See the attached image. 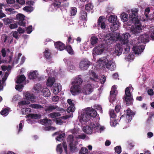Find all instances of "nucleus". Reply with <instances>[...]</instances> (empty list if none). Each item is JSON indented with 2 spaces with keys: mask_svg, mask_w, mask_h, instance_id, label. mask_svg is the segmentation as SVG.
Masks as SVG:
<instances>
[{
  "mask_svg": "<svg viewBox=\"0 0 154 154\" xmlns=\"http://www.w3.org/2000/svg\"><path fill=\"white\" fill-rule=\"evenodd\" d=\"M115 152L118 154H120L121 152V148L120 146H117L115 148Z\"/></svg>",
  "mask_w": 154,
  "mask_h": 154,
  "instance_id": "62",
  "label": "nucleus"
},
{
  "mask_svg": "<svg viewBox=\"0 0 154 154\" xmlns=\"http://www.w3.org/2000/svg\"><path fill=\"white\" fill-rule=\"evenodd\" d=\"M132 89V88L129 87L126 88L125 93V95L124 97V100H125L127 104L129 105L131 104L132 101V99L131 94L130 91Z\"/></svg>",
  "mask_w": 154,
  "mask_h": 154,
  "instance_id": "8",
  "label": "nucleus"
},
{
  "mask_svg": "<svg viewBox=\"0 0 154 154\" xmlns=\"http://www.w3.org/2000/svg\"><path fill=\"white\" fill-rule=\"evenodd\" d=\"M89 73V76L88 77L89 78L90 81L98 82L99 81H100V82L101 84H103L106 81V78L105 76H103L102 78L103 79L100 80L98 76L92 70L90 71Z\"/></svg>",
  "mask_w": 154,
  "mask_h": 154,
  "instance_id": "5",
  "label": "nucleus"
},
{
  "mask_svg": "<svg viewBox=\"0 0 154 154\" xmlns=\"http://www.w3.org/2000/svg\"><path fill=\"white\" fill-rule=\"evenodd\" d=\"M23 10L27 12H31L33 10V8L31 6L28 5L24 7Z\"/></svg>",
  "mask_w": 154,
  "mask_h": 154,
  "instance_id": "44",
  "label": "nucleus"
},
{
  "mask_svg": "<svg viewBox=\"0 0 154 154\" xmlns=\"http://www.w3.org/2000/svg\"><path fill=\"white\" fill-rule=\"evenodd\" d=\"M150 37L153 39H154V26H152L150 27L149 29Z\"/></svg>",
  "mask_w": 154,
  "mask_h": 154,
  "instance_id": "55",
  "label": "nucleus"
},
{
  "mask_svg": "<svg viewBox=\"0 0 154 154\" xmlns=\"http://www.w3.org/2000/svg\"><path fill=\"white\" fill-rule=\"evenodd\" d=\"M106 67L111 70H114L116 67L115 63L112 60L109 59Z\"/></svg>",
  "mask_w": 154,
  "mask_h": 154,
  "instance_id": "22",
  "label": "nucleus"
},
{
  "mask_svg": "<svg viewBox=\"0 0 154 154\" xmlns=\"http://www.w3.org/2000/svg\"><path fill=\"white\" fill-rule=\"evenodd\" d=\"M130 36V35L128 33H123L120 36L119 33L116 32H113L112 33H109L106 35L105 37V40H110L114 41L119 40L122 42L123 44L125 45V53L127 54L129 51L130 46L129 43H128V39Z\"/></svg>",
  "mask_w": 154,
  "mask_h": 154,
  "instance_id": "2",
  "label": "nucleus"
},
{
  "mask_svg": "<svg viewBox=\"0 0 154 154\" xmlns=\"http://www.w3.org/2000/svg\"><path fill=\"white\" fill-rule=\"evenodd\" d=\"M56 151L58 154H61L63 151L62 145L61 144L57 145L56 148Z\"/></svg>",
  "mask_w": 154,
  "mask_h": 154,
  "instance_id": "53",
  "label": "nucleus"
},
{
  "mask_svg": "<svg viewBox=\"0 0 154 154\" xmlns=\"http://www.w3.org/2000/svg\"><path fill=\"white\" fill-rule=\"evenodd\" d=\"M24 96L25 98L29 102L31 101L32 103L35 102V97L33 94H30L28 92H26L24 93Z\"/></svg>",
  "mask_w": 154,
  "mask_h": 154,
  "instance_id": "17",
  "label": "nucleus"
},
{
  "mask_svg": "<svg viewBox=\"0 0 154 154\" xmlns=\"http://www.w3.org/2000/svg\"><path fill=\"white\" fill-rule=\"evenodd\" d=\"M2 39L4 42H7L9 43H11L13 41L11 37L5 35L2 36Z\"/></svg>",
  "mask_w": 154,
  "mask_h": 154,
  "instance_id": "31",
  "label": "nucleus"
},
{
  "mask_svg": "<svg viewBox=\"0 0 154 154\" xmlns=\"http://www.w3.org/2000/svg\"><path fill=\"white\" fill-rule=\"evenodd\" d=\"M84 109H85L87 111V114L89 115V118L90 116H91L93 117H95L97 115V112L96 111L91 108H85Z\"/></svg>",
  "mask_w": 154,
  "mask_h": 154,
  "instance_id": "21",
  "label": "nucleus"
},
{
  "mask_svg": "<svg viewBox=\"0 0 154 154\" xmlns=\"http://www.w3.org/2000/svg\"><path fill=\"white\" fill-rule=\"evenodd\" d=\"M8 75L9 73L8 72H5V76L2 78V81L1 80H0V91H1L3 89V86L2 84L4 83V81L7 79Z\"/></svg>",
  "mask_w": 154,
  "mask_h": 154,
  "instance_id": "35",
  "label": "nucleus"
},
{
  "mask_svg": "<svg viewBox=\"0 0 154 154\" xmlns=\"http://www.w3.org/2000/svg\"><path fill=\"white\" fill-rule=\"evenodd\" d=\"M82 82V80L79 76L74 79L72 82V84L73 85H80L81 86Z\"/></svg>",
  "mask_w": 154,
  "mask_h": 154,
  "instance_id": "25",
  "label": "nucleus"
},
{
  "mask_svg": "<svg viewBox=\"0 0 154 154\" xmlns=\"http://www.w3.org/2000/svg\"><path fill=\"white\" fill-rule=\"evenodd\" d=\"M149 35L144 34L140 36L138 38L139 42H149Z\"/></svg>",
  "mask_w": 154,
  "mask_h": 154,
  "instance_id": "23",
  "label": "nucleus"
},
{
  "mask_svg": "<svg viewBox=\"0 0 154 154\" xmlns=\"http://www.w3.org/2000/svg\"><path fill=\"white\" fill-rule=\"evenodd\" d=\"M114 54L117 55H120L122 52V48L120 44H117L116 45L114 50Z\"/></svg>",
  "mask_w": 154,
  "mask_h": 154,
  "instance_id": "24",
  "label": "nucleus"
},
{
  "mask_svg": "<svg viewBox=\"0 0 154 154\" xmlns=\"http://www.w3.org/2000/svg\"><path fill=\"white\" fill-rule=\"evenodd\" d=\"M55 46L56 48L60 51L63 50L65 48V45L60 42H56L55 44Z\"/></svg>",
  "mask_w": 154,
  "mask_h": 154,
  "instance_id": "28",
  "label": "nucleus"
},
{
  "mask_svg": "<svg viewBox=\"0 0 154 154\" xmlns=\"http://www.w3.org/2000/svg\"><path fill=\"white\" fill-rule=\"evenodd\" d=\"M30 103L29 101L27 100H21L18 103V106L20 107H22L23 106L26 105Z\"/></svg>",
  "mask_w": 154,
  "mask_h": 154,
  "instance_id": "43",
  "label": "nucleus"
},
{
  "mask_svg": "<svg viewBox=\"0 0 154 154\" xmlns=\"http://www.w3.org/2000/svg\"><path fill=\"white\" fill-rule=\"evenodd\" d=\"M77 12L76 8L75 7L71 8V16L75 15Z\"/></svg>",
  "mask_w": 154,
  "mask_h": 154,
  "instance_id": "59",
  "label": "nucleus"
},
{
  "mask_svg": "<svg viewBox=\"0 0 154 154\" xmlns=\"http://www.w3.org/2000/svg\"><path fill=\"white\" fill-rule=\"evenodd\" d=\"M9 112V110L8 109L5 108L4 109L0 112L1 115L3 116H6L8 114Z\"/></svg>",
  "mask_w": 154,
  "mask_h": 154,
  "instance_id": "54",
  "label": "nucleus"
},
{
  "mask_svg": "<svg viewBox=\"0 0 154 154\" xmlns=\"http://www.w3.org/2000/svg\"><path fill=\"white\" fill-rule=\"evenodd\" d=\"M117 17L116 16L111 15H110L108 19L109 21L111 23H114L115 22H118L117 20Z\"/></svg>",
  "mask_w": 154,
  "mask_h": 154,
  "instance_id": "36",
  "label": "nucleus"
},
{
  "mask_svg": "<svg viewBox=\"0 0 154 154\" xmlns=\"http://www.w3.org/2000/svg\"><path fill=\"white\" fill-rule=\"evenodd\" d=\"M121 18L122 21L124 22H126L128 20V16L126 13H123L121 14Z\"/></svg>",
  "mask_w": 154,
  "mask_h": 154,
  "instance_id": "42",
  "label": "nucleus"
},
{
  "mask_svg": "<svg viewBox=\"0 0 154 154\" xmlns=\"http://www.w3.org/2000/svg\"><path fill=\"white\" fill-rule=\"evenodd\" d=\"M55 81L54 77L49 76L47 81L46 84L48 86L51 87Z\"/></svg>",
  "mask_w": 154,
  "mask_h": 154,
  "instance_id": "26",
  "label": "nucleus"
},
{
  "mask_svg": "<svg viewBox=\"0 0 154 154\" xmlns=\"http://www.w3.org/2000/svg\"><path fill=\"white\" fill-rule=\"evenodd\" d=\"M137 9L134 8L132 9L129 14L128 22L131 24L128 23V25L129 26L132 25L130 30L132 33L137 35L140 33L142 29V26L138 19Z\"/></svg>",
  "mask_w": 154,
  "mask_h": 154,
  "instance_id": "1",
  "label": "nucleus"
},
{
  "mask_svg": "<svg viewBox=\"0 0 154 154\" xmlns=\"http://www.w3.org/2000/svg\"><path fill=\"white\" fill-rule=\"evenodd\" d=\"M26 78L24 75H22L19 77L16 81L17 83H21Z\"/></svg>",
  "mask_w": 154,
  "mask_h": 154,
  "instance_id": "46",
  "label": "nucleus"
},
{
  "mask_svg": "<svg viewBox=\"0 0 154 154\" xmlns=\"http://www.w3.org/2000/svg\"><path fill=\"white\" fill-rule=\"evenodd\" d=\"M44 55L47 59H50L51 58V53L50 52L49 49L48 48L45 49L44 52Z\"/></svg>",
  "mask_w": 154,
  "mask_h": 154,
  "instance_id": "38",
  "label": "nucleus"
},
{
  "mask_svg": "<svg viewBox=\"0 0 154 154\" xmlns=\"http://www.w3.org/2000/svg\"><path fill=\"white\" fill-rule=\"evenodd\" d=\"M30 107L35 109H42L43 108V106L38 104H32L29 105Z\"/></svg>",
  "mask_w": 154,
  "mask_h": 154,
  "instance_id": "39",
  "label": "nucleus"
},
{
  "mask_svg": "<svg viewBox=\"0 0 154 154\" xmlns=\"http://www.w3.org/2000/svg\"><path fill=\"white\" fill-rule=\"evenodd\" d=\"M60 5V2L59 1H56L54 2L51 5V8H55V9H56V8H59Z\"/></svg>",
  "mask_w": 154,
  "mask_h": 154,
  "instance_id": "47",
  "label": "nucleus"
},
{
  "mask_svg": "<svg viewBox=\"0 0 154 154\" xmlns=\"http://www.w3.org/2000/svg\"><path fill=\"white\" fill-rule=\"evenodd\" d=\"M88 150L85 147H82L80 151L79 154H88Z\"/></svg>",
  "mask_w": 154,
  "mask_h": 154,
  "instance_id": "52",
  "label": "nucleus"
},
{
  "mask_svg": "<svg viewBox=\"0 0 154 154\" xmlns=\"http://www.w3.org/2000/svg\"><path fill=\"white\" fill-rule=\"evenodd\" d=\"M57 134H58V135L56 138V140L60 142L62 141L64 139L65 134H60L59 132H57L53 134V136H54Z\"/></svg>",
  "mask_w": 154,
  "mask_h": 154,
  "instance_id": "29",
  "label": "nucleus"
},
{
  "mask_svg": "<svg viewBox=\"0 0 154 154\" xmlns=\"http://www.w3.org/2000/svg\"><path fill=\"white\" fill-rule=\"evenodd\" d=\"M140 44V42H138L133 47V51L135 54H141L144 49V46Z\"/></svg>",
  "mask_w": 154,
  "mask_h": 154,
  "instance_id": "11",
  "label": "nucleus"
},
{
  "mask_svg": "<svg viewBox=\"0 0 154 154\" xmlns=\"http://www.w3.org/2000/svg\"><path fill=\"white\" fill-rule=\"evenodd\" d=\"M120 25L119 22H115L110 24V29L112 31H115L117 30Z\"/></svg>",
  "mask_w": 154,
  "mask_h": 154,
  "instance_id": "30",
  "label": "nucleus"
},
{
  "mask_svg": "<svg viewBox=\"0 0 154 154\" xmlns=\"http://www.w3.org/2000/svg\"><path fill=\"white\" fill-rule=\"evenodd\" d=\"M22 55V54L21 53H19L15 55V58L13 61L14 64H17L18 63V60L20 57Z\"/></svg>",
  "mask_w": 154,
  "mask_h": 154,
  "instance_id": "49",
  "label": "nucleus"
},
{
  "mask_svg": "<svg viewBox=\"0 0 154 154\" xmlns=\"http://www.w3.org/2000/svg\"><path fill=\"white\" fill-rule=\"evenodd\" d=\"M24 125V121L23 120L21 121L19 125V129H18V132L21 131V129L23 128V126Z\"/></svg>",
  "mask_w": 154,
  "mask_h": 154,
  "instance_id": "63",
  "label": "nucleus"
},
{
  "mask_svg": "<svg viewBox=\"0 0 154 154\" xmlns=\"http://www.w3.org/2000/svg\"><path fill=\"white\" fill-rule=\"evenodd\" d=\"M41 123L45 125H49L52 124L51 121L50 119H45L41 120Z\"/></svg>",
  "mask_w": 154,
  "mask_h": 154,
  "instance_id": "32",
  "label": "nucleus"
},
{
  "mask_svg": "<svg viewBox=\"0 0 154 154\" xmlns=\"http://www.w3.org/2000/svg\"><path fill=\"white\" fill-rule=\"evenodd\" d=\"M98 41V38L94 36H92L90 39L91 44L92 45L96 44L97 43Z\"/></svg>",
  "mask_w": 154,
  "mask_h": 154,
  "instance_id": "41",
  "label": "nucleus"
},
{
  "mask_svg": "<svg viewBox=\"0 0 154 154\" xmlns=\"http://www.w3.org/2000/svg\"><path fill=\"white\" fill-rule=\"evenodd\" d=\"M127 113L126 116V118L128 119V122L131 121V116L134 115V113L132 112L131 110L128 108L127 110Z\"/></svg>",
  "mask_w": 154,
  "mask_h": 154,
  "instance_id": "34",
  "label": "nucleus"
},
{
  "mask_svg": "<svg viewBox=\"0 0 154 154\" xmlns=\"http://www.w3.org/2000/svg\"><path fill=\"white\" fill-rule=\"evenodd\" d=\"M90 65V62L86 59L82 60L79 64L80 68L82 70H86Z\"/></svg>",
  "mask_w": 154,
  "mask_h": 154,
  "instance_id": "13",
  "label": "nucleus"
},
{
  "mask_svg": "<svg viewBox=\"0 0 154 154\" xmlns=\"http://www.w3.org/2000/svg\"><path fill=\"white\" fill-rule=\"evenodd\" d=\"M83 92L82 93L85 94H89L93 91L92 86L90 84L85 85L82 89Z\"/></svg>",
  "mask_w": 154,
  "mask_h": 154,
  "instance_id": "19",
  "label": "nucleus"
},
{
  "mask_svg": "<svg viewBox=\"0 0 154 154\" xmlns=\"http://www.w3.org/2000/svg\"><path fill=\"white\" fill-rule=\"evenodd\" d=\"M62 88V86L60 84L55 83L53 87L52 92L54 94H57L61 91Z\"/></svg>",
  "mask_w": 154,
  "mask_h": 154,
  "instance_id": "20",
  "label": "nucleus"
},
{
  "mask_svg": "<svg viewBox=\"0 0 154 154\" xmlns=\"http://www.w3.org/2000/svg\"><path fill=\"white\" fill-rule=\"evenodd\" d=\"M42 92L43 95L45 97H49L51 94L49 89L47 88L44 89L42 90Z\"/></svg>",
  "mask_w": 154,
  "mask_h": 154,
  "instance_id": "40",
  "label": "nucleus"
},
{
  "mask_svg": "<svg viewBox=\"0 0 154 154\" xmlns=\"http://www.w3.org/2000/svg\"><path fill=\"white\" fill-rule=\"evenodd\" d=\"M4 23L5 25H8L11 23L12 22V20L8 18H4L3 19Z\"/></svg>",
  "mask_w": 154,
  "mask_h": 154,
  "instance_id": "57",
  "label": "nucleus"
},
{
  "mask_svg": "<svg viewBox=\"0 0 154 154\" xmlns=\"http://www.w3.org/2000/svg\"><path fill=\"white\" fill-rule=\"evenodd\" d=\"M87 13L86 12L82 11L81 12L80 18L83 20L86 21L87 20Z\"/></svg>",
  "mask_w": 154,
  "mask_h": 154,
  "instance_id": "48",
  "label": "nucleus"
},
{
  "mask_svg": "<svg viewBox=\"0 0 154 154\" xmlns=\"http://www.w3.org/2000/svg\"><path fill=\"white\" fill-rule=\"evenodd\" d=\"M150 9L149 8H147L145 9L144 15L140 17V20L142 21H147L152 22L154 21V17L152 15H150L148 16V14L150 12Z\"/></svg>",
  "mask_w": 154,
  "mask_h": 154,
  "instance_id": "9",
  "label": "nucleus"
},
{
  "mask_svg": "<svg viewBox=\"0 0 154 154\" xmlns=\"http://www.w3.org/2000/svg\"><path fill=\"white\" fill-rule=\"evenodd\" d=\"M67 102L69 105L67 109V112H74L75 109L74 106L75 101L71 99H69L67 100Z\"/></svg>",
  "mask_w": 154,
  "mask_h": 154,
  "instance_id": "18",
  "label": "nucleus"
},
{
  "mask_svg": "<svg viewBox=\"0 0 154 154\" xmlns=\"http://www.w3.org/2000/svg\"><path fill=\"white\" fill-rule=\"evenodd\" d=\"M116 88V86H113L110 91L109 101L111 103L114 101L116 99V96L117 93Z\"/></svg>",
  "mask_w": 154,
  "mask_h": 154,
  "instance_id": "15",
  "label": "nucleus"
},
{
  "mask_svg": "<svg viewBox=\"0 0 154 154\" xmlns=\"http://www.w3.org/2000/svg\"><path fill=\"white\" fill-rule=\"evenodd\" d=\"M107 49L106 45L105 44H101L95 47L93 50L92 53L94 57V55L101 54Z\"/></svg>",
  "mask_w": 154,
  "mask_h": 154,
  "instance_id": "6",
  "label": "nucleus"
},
{
  "mask_svg": "<svg viewBox=\"0 0 154 154\" xmlns=\"http://www.w3.org/2000/svg\"><path fill=\"white\" fill-rule=\"evenodd\" d=\"M134 58V56L132 54H130L128 56H126L125 57V60L128 61L133 60Z\"/></svg>",
  "mask_w": 154,
  "mask_h": 154,
  "instance_id": "60",
  "label": "nucleus"
},
{
  "mask_svg": "<svg viewBox=\"0 0 154 154\" xmlns=\"http://www.w3.org/2000/svg\"><path fill=\"white\" fill-rule=\"evenodd\" d=\"M20 98V96L19 95L17 94L13 96L12 101L13 103H15Z\"/></svg>",
  "mask_w": 154,
  "mask_h": 154,
  "instance_id": "56",
  "label": "nucleus"
},
{
  "mask_svg": "<svg viewBox=\"0 0 154 154\" xmlns=\"http://www.w3.org/2000/svg\"><path fill=\"white\" fill-rule=\"evenodd\" d=\"M31 111V109L29 108H23L21 109V112L23 114H27Z\"/></svg>",
  "mask_w": 154,
  "mask_h": 154,
  "instance_id": "45",
  "label": "nucleus"
},
{
  "mask_svg": "<svg viewBox=\"0 0 154 154\" xmlns=\"http://www.w3.org/2000/svg\"><path fill=\"white\" fill-rule=\"evenodd\" d=\"M23 86L22 84L18 85L15 86V89L19 91H21L23 88Z\"/></svg>",
  "mask_w": 154,
  "mask_h": 154,
  "instance_id": "61",
  "label": "nucleus"
},
{
  "mask_svg": "<svg viewBox=\"0 0 154 154\" xmlns=\"http://www.w3.org/2000/svg\"><path fill=\"white\" fill-rule=\"evenodd\" d=\"M24 17L25 16L21 14H19L16 15V19L17 20H19L18 24L19 25L22 26H25V22L24 21Z\"/></svg>",
  "mask_w": 154,
  "mask_h": 154,
  "instance_id": "16",
  "label": "nucleus"
},
{
  "mask_svg": "<svg viewBox=\"0 0 154 154\" xmlns=\"http://www.w3.org/2000/svg\"><path fill=\"white\" fill-rule=\"evenodd\" d=\"M79 118L80 122L84 124H85L90 120L89 116L87 114L86 110L84 109L81 111Z\"/></svg>",
  "mask_w": 154,
  "mask_h": 154,
  "instance_id": "7",
  "label": "nucleus"
},
{
  "mask_svg": "<svg viewBox=\"0 0 154 154\" xmlns=\"http://www.w3.org/2000/svg\"><path fill=\"white\" fill-rule=\"evenodd\" d=\"M60 115L59 112H53L49 114L50 117L52 118H56L57 117L60 116Z\"/></svg>",
  "mask_w": 154,
  "mask_h": 154,
  "instance_id": "51",
  "label": "nucleus"
},
{
  "mask_svg": "<svg viewBox=\"0 0 154 154\" xmlns=\"http://www.w3.org/2000/svg\"><path fill=\"white\" fill-rule=\"evenodd\" d=\"M38 75V73L37 71H33L30 72L29 75V78L31 79H35L37 77Z\"/></svg>",
  "mask_w": 154,
  "mask_h": 154,
  "instance_id": "37",
  "label": "nucleus"
},
{
  "mask_svg": "<svg viewBox=\"0 0 154 154\" xmlns=\"http://www.w3.org/2000/svg\"><path fill=\"white\" fill-rule=\"evenodd\" d=\"M56 109L58 111L65 112V110L61 108L58 107L56 105H50L45 106V110L46 112L52 111L53 110Z\"/></svg>",
  "mask_w": 154,
  "mask_h": 154,
  "instance_id": "14",
  "label": "nucleus"
},
{
  "mask_svg": "<svg viewBox=\"0 0 154 154\" xmlns=\"http://www.w3.org/2000/svg\"><path fill=\"white\" fill-rule=\"evenodd\" d=\"M72 133L73 135L69 136L67 141L70 151L72 152H75L77 150L76 146L78 143L77 139H84L85 138V136L84 134L77 135L78 134V130L75 129L72 131Z\"/></svg>",
  "mask_w": 154,
  "mask_h": 154,
  "instance_id": "3",
  "label": "nucleus"
},
{
  "mask_svg": "<svg viewBox=\"0 0 154 154\" xmlns=\"http://www.w3.org/2000/svg\"><path fill=\"white\" fill-rule=\"evenodd\" d=\"M66 49L68 52L70 54H73V51L70 45L67 46Z\"/></svg>",
  "mask_w": 154,
  "mask_h": 154,
  "instance_id": "58",
  "label": "nucleus"
},
{
  "mask_svg": "<svg viewBox=\"0 0 154 154\" xmlns=\"http://www.w3.org/2000/svg\"><path fill=\"white\" fill-rule=\"evenodd\" d=\"M98 25L100 26L101 29H104L106 28V25L103 20L102 16H100L98 20Z\"/></svg>",
  "mask_w": 154,
  "mask_h": 154,
  "instance_id": "27",
  "label": "nucleus"
},
{
  "mask_svg": "<svg viewBox=\"0 0 154 154\" xmlns=\"http://www.w3.org/2000/svg\"><path fill=\"white\" fill-rule=\"evenodd\" d=\"M109 60L108 57H103L100 58L97 61V63L99 66L105 67Z\"/></svg>",
  "mask_w": 154,
  "mask_h": 154,
  "instance_id": "12",
  "label": "nucleus"
},
{
  "mask_svg": "<svg viewBox=\"0 0 154 154\" xmlns=\"http://www.w3.org/2000/svg\"><path fill=\"white\" fill-rule=\"evenodd\" d=\"M104 126L100 125L98 122L93 121L91 122L89 126H86L83 128L85 132L91 134L96 132H100L104 130Z\"/></svg>",
  "mask_w": 154,
  "mask_h": 154,
  "instance_id": "4",
  "label": "nucleus"
},
{
  "mask_svg": "<svg viewBox=\"0 0 154 154\" xmlns=\"http://www.w3.org/2000/svg\"><path fill=\"white\" fill-rule=\"evenodd\" d=\"M93 8V6L91 4H88L85 6V10L88 11H92Z\"/></svg>",
  "mask_w": 154,
  "mask_h": 154,
  "instance_id": "50",
  "label": "nucleus"
},
{
  "mask_svg": "<svg viewBox=\"0 0 154 154\" xmlns=\"http://www.w3.org/2000/svg\"><path fill=\"white\" fill-rule=\"evenodd\" d=\"M32 26H29L27 27L26 31L28 34H30L32 31Z\"/></svg>",
  "mask_w": 154,
  "mask_h": 154,
  "instance_id": "64",
  "label": "nucleus"
},
{
  "mask_svg": "<svg viewBox=\"0 0 154 154\" xmlns=\"http://www.w3.org/2000/svg\"><path fill=\"white\" fill-rule=\"evenodd\" d=\"M70 91L73 95H76L82 93L83 91L81 86L72 85Z\"/></svg>",
  "mask_w": 154,
  "mask_h": 154,
  "instance_id": "10",
  "label": "nucleus"
},
{
  "mask_svg": "<svg viewBox=\"0 0 154 154\" xmlns=\"http://www.w3.org/2000/svg\"><path fill=\"white\" fill-rule=\"evenodd\" d=\"M26 116L32 119H37L40 118L41 117V115L37 114H30Z\"/></svg>",
  "mask_w": 154,
  "mask_h": 154,
  "instance_id": "33",
  "label": "nucleus"
}]
</instances>
